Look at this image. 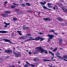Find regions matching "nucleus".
Wrapping results in <instances>:
<instances>
[{"label":"nucleus","instance_id":"nucleus-1","mask_svg":"<svg viewBox=\"0 0 67 67\" xmlns=\"http://www.w3.org/2000/svg\"><path fill=\"white\" fill-rule=\"evenodd\" d=\"M37 49H38L39 50H40V51H41V52H40V53H43V51H44V49L42 48V47H37Z\"/></svg>","mask_w":67,"mask_h":67},{"label":"nucleus","instance_id":"nucleus-2","mask_svg":"<svg viewBox=\"0 0 67 67\" xmlns=\"http://www.w3.org/2000/svg\"><path fill=\"white\" fill-rule=\"evenodd\" d=\"M48 37H49V38L50 39H53V37H55V36L52 35H47Z\"/></svg>","mask_w":67,"mask_h":67},{"label":"nucleus","instance_id":"nucleus-3","mask_svg":"<svg viewBox=\"0 0 67 67\" xmlns=\"http://www.w3.org/2000/svg\"><path fill=\"white\" fill-rule=\"evenodd\" d=\"M58 40L59 41V42L58 43L59 44H62L63 43L62 42V41L63 40L61 38H59L58 39Z\"/></svg>","mask_w":67,"mask_h":67},{"label":"nucleus","instance_id":"nucleus-4","mask_svg":"<svg viewBox=\"0 0 67 67\" xmlns=\"http://www.w3.org/2000/svg\"><path fill=\"white\" fill-rule=\"evenodd\" d=\"M66 59H67V55H65L62 58V59H63L65 61H67V60Z\"/></svg>","mask_w":67,"mask_h":67},{"label":"nucleus","instance_id":"nucleus-5","mask_svg":"<svg viewBox=\"0 0 67 67\" xmlns=\"http://www.w3.org/2000/svg\"><path fill=\"white\" fill-rule=\"evenodd\" d=\"M21 56V54L20 53H18L15 54V57H19Z\"/></svg>","mask_w":67,"mask_h":67},{"label":"nucleus","instance_id":"nucleus-6","mask_svg":"<svg viewBox=\"0 0 67 67\" xmlns=\"http://www.w3.org/2000/svg\"><path fill=\"white\" fill-rule=\"evenodd\" d=\"M2 40H4V41H5V42H9L10 43H11V44H12V42H11V41L10 40H9L8 39H3Z\"/></svg>","mask_w":67,"mask_h":67},{"label":"nucleus","instance_id":"nucleus-7","mask_svg":"<svg viewBox=\"0 0 67 67\" xmlns=\"http://www.w3.org/2000/svg\"><path fill=\"white\" fill-rule=\"evenodd\" d=\"M4 52L5 53H10V52L12 53V51L10 50H5Z\"/></svg>","mask_w":67,"mask_h":67},{"label":"nucleus","instance_id":"nucleus-8","mask_svg":"<svg viewBox=\"0 0 67 67\" xmlns=\"http://www.w3.org/2000/svg\"><path fill=\"white\" fill-rule=\"evenodd\" d=\"M43 19L46 21H51V20H50V18H44Z\"/></svg>","mask_w":67,"mask_h":67},{"label":"nucleus","instance_id":"nucleus-9","mask_svg":"<svg viewBox=\"0 0 67 67\" xmlns=\"http://www.w3.org/2000/svg\"><path fill=\"white\" fill-rule=\"evenodd\" d=\"M2 16L3 17H7L8 16V15L7 14H4L2 15Z\"/></svg>","mask_w":67,"mask_h":67},{"label":"nucleus","instance_id":"nucleus-10","mask_svg":"<svg viewBox=\"0 0 67 67\" xmlns=\"http://www.w3.org/2000/svg\"><path fill=\"white\" fill-rule=\"evenodd\" d=\"M8 32L7 31H0V33H8Z\"/></svg>","mask_w":67,"mask_h":67},{"label":"nucleus","instance_id":"nucleus-11","mask_svg":"<svg viewBox=\"0 0 67 67\" xmlns=\"http://www.w3.org/2000/svg\"><path fill=\"white\" fill-rule=\"evenodd\" d=\"M40 37L38 36L35 39H34V41H37L38 40H40Z\"/></svg>","mask_w":67,"mask_h":67},{"label":"nucleus","instance_id":"nucleus-12","mask_svg":"<svg viewBox=\"0 0 67 67\" xmlns=\"http://www.w3.org/2000/svg\"><path fill=\"white\" fill-rule=\"evenodd\" d=\"M47 5H48L49 8H53V6L51 5H52V4L51 3H48L47 4Z\"/></svg>","mask_w":67,"mask_h":67},{"label":"nucleus","instance_id":"nucleus-13","mask_svg":"<svg viewBox=\"0 0 67 67\" xmlns=\"http://www.w3.org/2000/svg\"><path fill=\"white\" fill-rule=\"evenodd\" d=\"M57 19L59 21H60L61 22L63 21V19L59 17H58Z\"/></svg>","mask_w":67,"mask_h":67},{"label":"nucleus","instance_id":"nucleus-14","mask_svg":"<svg viewBox=\"0 0 67 67\" xmlns=\"http://www.w3.org/2000/svg\"><path fill=\"white\" fill-rule=\"evenodd\" d=\"M23 27L24 30H27V29H29V28L27 27H25V26H23Z\"/></svg>","mask_w":67,"mask_h":67},{"label":"nucleus","instance_id":"nucleus-15","mask_svg":"<svg viewBox=\"0 0 67 67\" xmlns=\"http://www.w3.org/2000/svg\"><path fill=\"white\" fill-rule=\"evenodd\" d=\"M42 7L43 8H44V9H48V10H49V11H51V10L50 9L48 8L45 6H42Z\"/></svg>","mask_w":67,"mask_h":67},{"label":"nucleus","instance_id":"nucleus-16","mask_svg":"<svg viewBox=\"0 0 67 67\" xmlns=\"http://www.w3.org/2000/svg\"><path fill=\"white\" fill-rule=\"evenodd\" d=\"M43 62H49V61H50L49 60H47L45 59H43Z\"/></svg>","mask_w":67,"mask_h":67},{"label":"nucleus","instance_id":"nucleus-17","mask_svg":"<svg viewBox=\"0 0 67 67\" xmlns=\"http://www.w3.org/2000/svg\"><path fill=\"white\" fill-rule=\"evenodd\" d=\"M62 9L63 10V11H65V12H66V8L64 7H62Z\"/></svg>","mask_w":67,"mask_h":67},{"label":"nucleus","instance_id":"nucleus-18","mask_svg":"<svg viewBox=\"0 0 67 67\" xmlns=\"http://www.w3.org/2000/svg\"><path fill=\"white\" fill-rule=\"evenodd\" d=\"M49 53H50V54H51L52 56H54V54L51 51H49Z\"/></svg>","mask_w":67,"mask_h":67},{"label":"nucleus","instance_id":"nucleus-19","mask_svg":"<svg viewBox=\"0 0 67 67\" xmlns=\"http://www.w3.org/2000/svg\"><path fill=\"white\" fill-rule=\"evenodd\" d=\"M5 13H11V12L10 11H6L4 12Z\"/></svg>","mask_w":67,"mask_h":67},{"label":"nucleus","instance_id":"nucleus-20","mask_svg":"<svg viewBox=\"0 0 67 67\" xmlns=\"http://www.w3.org/2000/svg\"><path fill=\"white\" fill-rule=\"evenodd\" d=\"M26 36L27 37H29L31 36V35L29 34H27L26 35Z\"/></svg>","mask_w":67,"mask_h":67},{"label":"nucleus","instance_id":"nucleus-21","mask_svg":"<svg viewBox=\"0 0 67 67\" xmlns=\"http://www.w3.org/2000/svg\"><path fill=\"white\" fill-rule=\"evenodd\" d=\"M17 32H18V33H19V35H22V34L20 33V32H21V31H17Z\"/></svg>","mask_w":67,"mask_h":67},{"label":"nucleus","instance_id":"nucleus-22","mask_svg":"<svg viewBox=\"0 0 67 67\" xmlns=\"http://www.w3.org/2000/svg\"><path fill=\"white\" fill-rule=\"evenodd\" d=\"M26 5H27L28 6H31V4H30L28 3H26Z\"/></svg>","mask_w":67,"mask_h":67},{"label":"nucleus","instance_id":"nucleus-23","mask_svg":"<svg viewBox=\"0 0 67 67\" xmlns=\"http://www.w3.org/2000/svg\"><path fill=\"white\" fill-rule=\"evenodd\" d=\"M40 39L41 40L40 41L42 42V41H43V40H44V39H45V38H42V37H40Z\"/></svg>","mask_w":67,"mask_h":67},{"label":"nucleus","instance_id":"nucleus-24","mask_svg":"<svg viewBox=\"0 0 67 67\" xmlns=\"http://www.w3.org/2000/svg\"><path fill=\"white\" fill-rule=\"evenodd\" d=\"M44 52L46 54H47V50H44H44L43 51V53H44Z\"/></svg>","mask_w":67,"mask_h":67},{"label":"nucleus","instance_id":"nucleus-25","mask_svg":"<svg viewBox=\"0 0 67 67\" xmlns=\"http://www.w3.org/2000/svg\"><path fill=\"white\" fill-rule=\"evenodd\" d=\"M57 48H56L53 51V52H55V51H57Z\"/></svg>","mask_w":67,"mask_h":67},{"label":"nucleus","instance_id":"nucleus-26","mask_svg":"<svg viewBox=\"0 0 67 67\" xmlns=\"http://www.w3.org/2000/svg\"><path fill=\"white\" fill-rule=\"evenodd\" d=\"M17 14H18V15H20V14H22V13L21 12H19L17 13Z\"/></svg>","mask_w":67,"mask_h":67},{"label":"nucleus","instance_id":"nucleus-27","mask_svg":"<svg viewBox=\"0 0 67 67\" xmlns=\"http://www.w3.org/2000/svg\"><path fill=\"white\" fill-rule=\"evenodd\" d=\"M15 7V6H14V5H12L11 6V8H12V9H14V8Z\"/></svg>","mask_w":67,"mask_h":67},{"label":"nucleus","instance_id":"nucleus-28","mask_svg":"<svg viewBox=\"0 0 67 67\" xmlns=\"http://www.w3.org/2000/svg\"><path fill=\"white\" fill-rule=\"evenodd\" d=\"M49 32H55V30H51L49 31Z\"/></svg>","mask_w":67,"mask_h":67},{"label":"nucleus","instance_id":"nucleus-29","mask_svg":"<svg viewBox=\"0 0 67 67\" xmlns=\"http://www.w3.org/2000/svg\"><path fill=\"white\" fill-rule=\"evenodd\" d=\"M33 37H30L29 39V40H34V38H32Z\"/></svg>","mask_w":67,"mask_h":67},{"label":"nucleus","instance_id":"nucleus-30","mask_svg":"<svg viewBox=\"0 0 67 67\" xmlns=\"http://www.w3.org/2000/svg\"><path fill=\"white\" fill-rule=\"evenodd\" d=\"M15 10L16 12H17V11H19L20 10L19 9H15Z\"/></svg>","mask_w":67,"mask_h":67},{"label":"nucleus","instance_id":"nucleus-31","mask_svg":"<svg viewBox=\"0 0 67 67\" xmlns=\"http://www.w3.org/2000/svg\"><path fill=\"white\" fill-rule=\"evenodd\" d=\"M37 60V58H35L34 59V60L35 62H36Z\"/></svg>","mask_w":67,"mask_h":67},{"label":"nucleus","instance_id":"nucleus-32","mask_svg":"<svg viewBox=\"0 0 67 67\" xmlns=\"http://www.w3.org/2000/svg\"><path fill=\"white\" fill-rule=\"evenodd\" d=\"M26 64H28V65H29V66H30L31 65V64H30L29 63V62H27V61L26 62Z\"/></svg>","mask_w":67,"mask_h":67},{"label":"nucleus","instance_id":"nucleus-33","mask_svg":"<svg viewBox=\"0 0 67 67\" xmlns=\"http://www.w3.org/2000/svg\"><path fill=\"white\" fill-rule=\"evenodd\" d=\"M17 19V18H13V20L14 21H16V19Z\"/></svg>","mask_w":67,"mask_h":67},{"label":"nucleus","instance_id":"nucleus-34","mask_svg":"<svg viewBox=\"0 0 67 67\" xmlns=\"http://www.w3.org/2000/svg\"><path fill=\"white\" fill-rule=\"evenodd\" d=\"M56 56H57V57H58V58H59V57H60V56H60L58 55L57 54H56Z\"/></svg>","mask_w":67,"mask_h":67},{"label":"nucleus","instance_id":"nucleus-35","mask_svg":"<svg viewBox=\"0 0 67 67\" xmlns=\"http://www.w3.org/2000/svg\"><path fill=\"white\" fill-rule=\"evenodd\" d=\"M30 66H32V67H35V65H34V64H31Z\"/></svg>","mask_w":67,"mask_h":67},{"label":"nucleus","instance_id":"nucleus-36","mask_svg":"<svg viewBox=\"0 0 67 67\" xmlns=\"http://www.w3.org/2000/svg\"><path fill=\"white\" fill-rule=\"evenodd\" d=\"M24 67H28V65H27V64H25V65Z\"/></svg>","mask_w":67,"mask_h":67},{"label":"nucleus","instance_id":"nucleus-37","mask_svg":"<svg viewBox=\"0 0 67 67\" xmlns=\"http://www.w3.org/2000/svg\"><path fill=\"white\" fill-rule=\"evenodd\" d=\"M22 5L23 7H25V5L23 3L22 4Z\"/></svg>","mask_w":67,"mask_h":67},{"label":"nucleus","instance_id":"nucleus-38","mask_svg":"<svg viewBox=\"0 0 67 67\" xmlns=\"http://www.w3.org/2000/svg\"><path fill=\"white\" fill-rule=\"evenodd\" d=\"M13 4H14V6H15L16 5H17V4H16V3H13Z\"/></svg>","mask_w":67,"mask_h":67},{"label":"nucleus","instance_id":"nucleus-39","mask_svg":"<svg viewBox=\"0 0 67 67\" xmlns=\"http://www.w3.org/2000/svg\"><path fill=\"white\" fill-rule=\"evenodd\" d=\"M24 38V39H26L27 38V37L26 36H23Z\"/></svg>","mask_w":67,"mask_h":67},{"label":"nucleus","instance_id":"nucleus-40","mask_svg":"<svg viewBox=\"0 0 67 67\" xmlns=\"http://www.w3.org/2000/svg\"><path fill=\"white\" fill-rule=\"evenodd\" d=\"M62 57L60 56L59 58V59H62Z\"/></svg>","mask_w":67,"mask_h":67},{"label":"nucleus","instance_id":"nucleus-41","mask_svg":"<svg viewBox=\"0 0 67 67\" xmlns=\"http://www.w3.org/2000/svg\"><path fill=\"white\" fill-rule=\"evenodd\" d=\"M55 7L56 8V9L57 10H58V8L57 7V6L55 5Z\"/></svg>","mask_w":67,"mask_h":67},{"label":"nucleus","instance_id":"nucleus-42","mask_svg":"<svg viewBox=\"0 0 67 67\" xmlns=\"http://www.w3.org/2000/svg\"><path fill=\"white\" fill-rule=\"evenodd\" d=\"M8 26V25L6 24L4 26V27H7Z\"/></svg>","mask_w":67,"mask_h":67},{"label":"nucleus","instance_id":"nucleus-43","mask_svg":"<svg viewBox=\"0 0 67 67\" xmlns=\"http://www.w3.org/2000/svg\"><path fill=\"white\" fill-rule=\"evenodd\" d=\"M39 34H40V35H43V33H42L41 32H39Z\"/></svg>","mask_w":67,"mask_h":67},{"label":"nucleus","instance_id":"nucleus-44","mask_svg":"<svg viewBox=\"0 0 67 67\" xmlns=\"http://www.w3.org/2000/svg\"><path fill=\"white\" fill-rule=\"evenodd\" d=\"M13 52L14 53V54H15V55L17 53L16 52H15V51H13Z\"/></svg>","mask_w":67,"mask_h":67},{"label":"nucleus","instance_id":"nucleus-45","mask_svg":"<svg viewBox=\"0 0 67 67\" xmlns=\"http://www.w3.org/2000/svg\"><path fill=\"white\" fill-rule=\"evenodd\" d=\"M37 14H38L39 15H40V13L39 12H37L36 13Z\"/></svg>","mask_w":67,"mask_h":67},{"label":"nucleus","instance_id":"nucleus-46","mask_svg":"<svg viewBox=\"0 0 67 67\" xmlns=\"http://www.w3.org/2000/svg\"><path fill=\"white\" fill-rule=\"evenodd\" d=\"M6 24L7 25H10V23H7V24Z\"/></svg>","mask_w":67,"mask_h":67},{"label":"nucleus","instance_id":"nucleus-47","mask_svg":"<svg viewBox=\"0 0 67 67\" xmlns=\"http://www.w3.org/2000/svg\"><path fill=\"white\" fill-rule=\"evenodd\" d=\"M59 5H60V6H62L63 5L62 4H61V3H59Z\"/></svg>","mask_w":67,"mask_h":67},{"label":"nucleus","instance_id":"nucleus-48","mask_svg":"<svg viewBox=\"0 0 67 67\" xmlns=\"http://www.w3.org/2000/svg\"><path fill=\"white\" fill-rule=\"evenodd\" d=\"M27 12H31L32 11L31 10H27Z\"/></svg>","mask_w":67,"mask_h":67},{"label":"nucleus","instance_id":"nucleus-49","mask_svg":"<svg viewBox=\"0 0 67 67\" xmlns=\"http://www.w3.org/2000/svg\"><path fill=\"white\" fill-rule=\"evenodd\" d=\"M46 2H44V3H43V5H45L46 4Z\"/></svg>","mask_w":67,"mask_h":67},{"label":"nucleus","instance_id":"nucleus-50","mask_svg":"<svg viewBox=\"0 0 67 67\" xmlns=\"http://www.w3.org/2000/svg\"><path fill=\"white\" fill-rule=\"evenodd\" d=\"M23 2V0H20V3H22Z\"/></svg>","mask_w":67,"mask_h":67},{"label":"nucleus","instance_id":"nucleus-51","mask_svg":"<svg viewBox=\"0 0 67 67\" xmlns=\"http://www.w3.org/2000/svg\"><path fill=\"white\" fill-rule=\"evenodd\" d=\"M32 54V52H29V54L30 55H31Z\"/></svg>","mask_w":67,"mask_h":67},{"label":"nucleus","instance_id":"nucleus-52","mask_svg":"<svg viewBox=\"0 0 67 67\" xmlns=\"http://www.w3.org/2000/svg\"><path fill=\"white\" fill-rule=\"evenodd\" d=\"M41 4H42V5H43V2H41Z\"/></svg>","mask_w":67,"mask_h":67},{"label":"nucleus","instance_id":"nucleus-53","mask_svg":"<svg viewBox=\"0 0 67 67\" xmlns=\"http://www.w3.org/2000/svg\"><path fill=\"white\" fill-rule=\"evenodd\" d=\"M6 57V58H9V57H10L9 56H8V57Z\"/></svg>","mask_w":67,"mask_h":67},{"label":"nucleus","instance_id":"nucleus-54","mask_svg":"<svg viewBox=\"0 0 67 67\" xmlns=\"http://www.w3.org/2000/svg\"><path fill=\"white\" fill-rule=\"evenodd\" d=\"M20 61H18V64H20Z\"/></svg>","mask_w":67,"mask_h":67},{"label":"nucleus","instance_id":"nucleus-55","mask_svg":"<svg viewBox=\"0 0 67 67\" xmlns=\"http://www.w3.org/2000/svg\"><path fill=\"white\" fill-rule=\"evenodd\" d=\"M4 3L5 4H7V3H8V2L6 1V2H5Z\"/></svg>","mask_w":67,"mask_h":67},{"label":"nucleus","instance_id":"nucleus-56","mask_svg":"<svg viewBox=\"0 0 67 67\" xmlns=\"http://www.w3.org/2000/svg\"><path fill=\"white\" fill-rule=\"evenodd\" d=\"M30 40L29 39H28V40H26L25 41H25H30Z\"/></svg>","mask_w":67,"mask_h":67},{"label":"nucleus","instance_id":"nucleus-57","mask_svg":"<svg viewBox=\"0 0 67 67\" xmlns=\"http://www.w3.org/2000/svg\"><path fill=\"white\" fill-rule=\"evenodd\" d=\"M48 41L49 42V41H51V40L50 39V38H49V39H48Z\"/></svg>","mask_w":67,"mask_h":67},{"label":"nucleus","instance_id":"nucleus-58","mask_svg":"<svg viewBox=\"0 0 67 67\" xmlns=\"http://www.w3.org/2000/svg\"><path fill=\"white\" fill-rule=\"evenodd\" d=\"M53 48L52 47H51L50 48V49H51V50H53Z\"/></svg>","mask_w":67,"mask_h":67},{"label":"nucleus","instance_id":"nucleus-59","mask_svg":"<svg viewBox=\"0 0 67 67\" xmlns=\"http://www.w3.org/2000/svg\"><path fill=\"white\" fill-rule=\"evenodd\" d=\"M53 9H54V10H55V9H56V8L55 7H53Z\"/></svg>","mask_w":67,"mask_h":67},{"label":"nucleus","instance_id":"nucleus-60","mask_svg":"<svg viewBox=\"0 0 67 67\" xmlns=\"http://www.w3.org/2000/svg\"><path fill=\"white\" fill-rule=\"evenodd\" d=\"M56 54H57L58 55H60V53L58 52Z\"/></svg>","mask_w":67,"mask_h":67},{"label":"nucleus","instance_id":"nucleus-61","mask_svg":"<svg viewBox=\"0 0 67 67\" xmlns=\"http://www.w3.org/2000/svg\"><path fill=\"white\" fill-rule=\"evenodd\" d=\"M20 38H24V37L23 36V37H20Z\"/></svg>","mask_w":67,"mask_h":67},{"label":"nucleus","instance_id":"nucleus-62","mask_svg":"<svg viewBox=\"0 0 67 67\" xmlns=\"http://www.w3.org/2000/svg\"><path fill=\"white\" fill-rule=\"evenodd\" d=\"M54 34H55L56 35H57V34L56 33H55V32L54 33Z\"/></svg>","mask_w":67,"mask_h":67},{"label":"nucleus","instance_id":"nucleus-63","mask_svg":"<svg viewBox=\"0 0 67 67\" xmlns=\"http://www.w3.org/2000/svg\"><path fill=\"white\" fill-rule=\"evenodd\" d=\"M12 67H15L14 65H12Z\"/></svg>","mask_w":67,"mask_h":67},{"label":"nucleus","instance_id":"nucleus-64","mask_svg":"<svg viewBox=\"0 0 67 67\" xmlns=\"http://www.w3.org/2000/svg\"><path fill=\"white\" fill-rule=\"evenodd\" d=\"M8 67H12V66L10 65H9V66H8Z\"/></svg>","mask_w":67,"mask_h":67}]
</instances>
